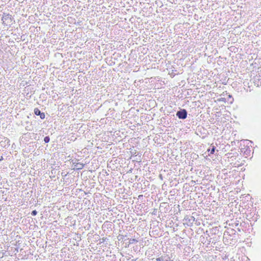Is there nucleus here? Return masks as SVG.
Returning <instances> with one entry per match:
<instances>
[{
  "label": "nucleus",
  "mask_w": 261,
  "mask_h": 261,
  "mask_svg": "<svg viewBox=\"0 0 261 261\" xmlns=\"http://www.w3.org/2000/svg\"><path fill=\"white\" fill-rule=\"evenodd\" d=\"M50 141V138L49 136H46L44 138V141L45 143H47Z\"/></svg>",
  "instance_id": "9b49d317"
},
{
  "label": "nucleus",
  "mask_w": 261,
  "mask_h": 261,
  "mask_svg": "<svg viewBox=\"0 0 261 261\" xmlns=\"http://www.w3.org/2000/svg\"><path fill=\"white\" fill-rule=\"evenodd\" d=\"M219 232V229L217 227H213L211 229V233H213V234H217Z\"/></svg>",
  "instance_id": "0eeeda50"
},
{
  "label": "nucleus",
  "mask_w": 261,
  "mask_h": 261,
  "mask_svg": "<svg viewBox=\"0 0 261 261\" xmlns=\"http://www.w3.org/2000/svg\"><path fill=\"white\" fill-rule=\"evenodd\" d=\"M3 159V156H1V158L0 159V161L2 160Z\"/></svg>",
  "instance_id": "412c9836"
},
{
  "label": "nucleus",
  "mask_w": 261,
  "mask_h": 261,
  "mask_svg": "<svg viewBox=\"0 0 261 261\" xmlns=\"http://www.w3.org/2000/svg\"><path fill=\"white\" fill-rule=\"evenodd\" d=\"M72 166L74 170H79L82 169L84 167V164L81 163H76L72 161Z\"/></svg>",
  "instance_id": "20e7f679"
},
{
  "label": "nucleus",
  "mask_w": 261,
  "mask_h": 261,
  "mask_svg": "<svg viewBox=\"0 0 261 261\" xmlns=\"http://www.w3.org/2000/svg\"><path fill=\"white\" fill-rule=\"evenodd\" d=\"M236 236H227V238H226L227 240H229L230 241H233V240H235V239H234V238H235Z\"/></svg>",
  "instance_id": "ddd939ff"
},
{
  "label": "nucleus",
  "mask_w": 261,
  "mask_h": 261,
  "mask_svg": "<svg viewBox=\"0 0 261 261\" xmlns=\"http://www.w3.org/2000/svg\"><path fill=\"white\" fill-rule=\"evenodd\" d=\"M167 257L166 256H162L159 258H157L156 259V261H165V260H166L167 259Z\"/></svg>",
  "instance_id": "1a4fd4ad"
},
{
  "label": "nucleus",
  "mask_w": 261,
  "mask_h": 261,
  "mask_svg": "<svg viewBox=\"0 0 261 261\" xmlns=\"http://www.w3.org/2000/svg\"><path fill=\"white\" fill-rule=\"evenodd\" d=\"M157 212V209H154L153 212H152V214L156 215Z\"/></svg>",
  "instance_id": "f3484780"
},
{
  "label": "nucleus",
  "mask_w": 261,
  "mask_h": 261,
  "mask_svg": "<svg viewBox=\"0 0 261 261\" xmlns=\"http://www.w3.org/2000/svg\"><path fill=\"white\" fill-rule=\"evenodd\" d=\"M228 100H228V101L229 103H232V102H233V97H232V96H231V95H230V94H229V95H228Z\"/></svg>",
  "instance_id": "9d476101"
},
{
  "label": "nucleus",
  "mask_w": 261,
  "mask_h": 261,
  "mask_svg": "<svg viewBox=\"0 0 261 261\" xmlns=\"http://www.w3.org/2000/svg\"><path fill=\"white\" fill-rule=\"evenodd\" d=\"M13 18L9 14L3 13L2 20L3 21V24L4 25H10L12 24V19Z\"/></svg>",
  "instance_id": "f257e3e1"
},
{
  "label": "nucleus",
  "mask_w": 261,
  "mask_h": 261,
  "mask_svg": "<svg viewBox=\"0 0 261 261\" xmlns=\"http://www.w3.org/2000/svg\"><path fill=\"white\" fill-rule=\"evenodd\" d=\"M162 204H165V203H161V205H160V207H162V206H163V205H162Z\"/></svg>",
  "instance_id": "aec40b11"
},
{
  "label": "nucleus",
  "mask_w": 261,
  "mask_h": 261,
  "mask_svg": "<svg viewBox=\"0 0 261 261\" xmlns=\"http://www.w3.org/2000/svg\"><path fill=\"white\" fill-rule=\"evenodd\" d=\"M106 223H109V222L108 221H107V222H105L104 225H105Z\"/></svg>",
  "instance_id": "4be33fe9"
},
{
  "label": "nucleus",
  "mask_w": 261,
  "mask_h": 261,
  "mask_svg": "<svg viewBox=\"0 0 261 261\" xmlns=\"http://www.w3.org/2000/svg\"><path fill=\"white\" fill-rule=\"evenodd\" d=\"M34 114L37 116H39L40 118L41 119H43L45 118V114L43 112H41L39 109L37 108H35L34 110Z\"/></svg>",
  "instance_id": "39448f33"
},
{
  "label": "nucleus",
  "mask_w": 261,
  "mask_h": 261,
  "mask_svg": "<svg viewBox=\"0 0 261 261\" xmlns=\"http://www.w3.org/2000/svg\"><path fill=\"white\" fill-rule=\"evenodd\" d=\"M220 101H225V98H221V99L220 100Z\"/></svg>",
  "instance_id": "6ab92c4d"
},
{
  "label": "nucleus",
  "mask_w": 261,
  "mask_h": 261,
  "mask_svg": "<svg viewBox=\"0 0 261 261\" xmlns=\"http://www.w3.org/2000/svg\"><path fill=\"white\" fill-rule=\"evenodd\" d=\"M123 235H119L118 236V240H120L121 239H123Z\"/></svg>",
  "instance_id": "dca6fc26"
},
{
  "label": "nucleus",
  "mask_w": 261,
  "mask_h": 261,
  "mask_svg": "<svg viewBox=\"0 0 261 261\" xmlns=\"http://www.w3.org/2000/svg\"><path fill=\"white\" fill-rule=\"evenodd\" d=\"M137 241L135 239H130L129 240L128 243L129 244H133L135 242H137Z\"/></svg>",
  "instance_id": "f8f14e48"
},
{
  "label": "nucleus",
  "mask_w": 261,
  "mask_h": 261,
  "mask_svg": "<svg viewBox=\"0 0 261 261\" xmlns=\"http://www.w3.org/2000/svg\"><path fill=\"white\" fill-rule=\"evenodd\" d=\"M186 221H188L189 223L192 224L195 221V218L193 216H190L188 217L186 219Z\"/></svg>",
  "instance_id": "6e6552de"
},
{
  "label": "nucleus",
  "mask_w": 261,
  "mask_h": 261,
  "mask_svg": "<svg viewBox=\"0 0 261 261\" xmlns=\"http://www.w3.org/2000/svg\"><path fill=\"white\" fill-rule=\"evenodd\" d=\"M37 214V211L36 210H33L32 212H31V215L33 216H36V215Z\"/></svg>",
  "instance_id": "4468645a"
},
{
  "label": "nucleus",
  "mask_w": 261,
  "mask_h": 261,
  "mask_svg": "<svg viewBox=\"0 0 261 261\" xmlns=\"http://www.w3.org/2000/svg\"><path fill=\"white\" fill-rule=\"evenodd\" d=\"M236 230L233 229H228V230L225 231L224 233L223 238H227V236H235L236 235Z\"/></svg>",
  "instance_id": "7ed1b4c3"
},
{
  "label": "nucleus",
  "mask_w": 261,
  "mask_h": 261,
  "mask_svg": "<svg viewBox=\"0 0 261 261\" xmlns=\"http://www.w3.org/2000/svg\"><path fill=\"white\" fill-rule=\"evenodd\" d=\"M187 111L186 109H180L176 112V116L180 119H185L187 117Z\"/></svg>",
  "instance_id": "f03ea898"
},
{
  "label": "nucleus",
  "mask_w": 261,
  "mask_h": 261,
  "mask_svg": "<svg viewBox=\"0 0 261 261\" xmlns=\"http://www.w3.org/2000/svg\"><path fill=\"white\" fill-rule=\"evenodd\" d=\"M165 261H173V260L170 259V258L169 257H167V259H166V260H165Z\"/></svg>",
  "instance_id": "a211bd4d"
},
{
  "label": "nucleus",
  "mask_w": 261,
  "mask_h": 261,
  "mask_svg": "<svg viewBox=\"0 0 261 261\" xmlns=\"http://www.w3.org/2000/svg\"><path fill=\"white\" fill-rule=\"evenodd\" d=\"M5 142L7 143V145H10V144H9L10 140H9L8 139H6L5 140Z\"/></svg>",
  "instance_id": "2eb2a0df"
},
{
  "label": "nucleus",
  "mask_w": 261,
  "mask_h": 261,
  "mask_svg": "<svg viewBox=\"0 0 261 261\" xmlns=\"http://www.w3.org/2000/svg\"><path fill=\"white\" fill-rule=\"evenodd\" d=\"M215 149H216V147L214 146H213L211 148H209L207 150V151L208 152H210L208 153V155H210L211 154H214L215 151Z\"/></svg>",
  "instance_id": "423d86ee"
}]
</instances>
